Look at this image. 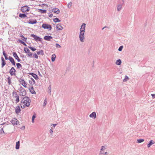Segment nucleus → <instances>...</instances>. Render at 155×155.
Returning a JSON list of instances; mask_svg holds the SVG:
<instances>
[{"label": "nucleus", "mask_w": 155, "mask_h": 155, "mask_svg": "<svg viewBox=\"0 0 155 155\" xmlns=\"http://www.w3.org/2000/svg\"><path fill=\"white\" fill-rule=\"evenodd\" d=\"M42 27L45 29H48V30L50 31L52 28L51 25L46 24H43Z\"/></svg>", "instance_id": "obj_5"}, {"label": "nucleus", "mask_w": 155, "mask_h": 155, "mask_svg": "<svg viewBox=\"0 0 155 155\" xmlns=\"http://www.w3.org/2000/svg\"><path fill=\"white\" fill-rule=\"evenodd\" d=\"M5 59L6 60H7L8 59V58H7V56H6V57H5Z\"/></svg>", "instance_id": "obj_52"}, {"label": "nucleus", "mask_w": 155, "mask_h": 155, "mask_svg": "<svg viewBox=\"0 0 155 155\" xmlns=\"http://www.w3.org/2000/svg\"><path fill=\"white\" fill-rule=\"evenodd\" d=\"M20 94L22 96H25L26 94V91L25 89L22 88L20 90Z\"/></svg>", "instance_id": "obj_11"}, {"label": "nucleus", "mask_w": 155, "mask_h": 155, "mask_svg": "<svg viewBox=\"0 0 155 155\" xmlns=\"http://www.w3.org/2000/svg\"><path fill=\"white\" fill-rule=\"evenodd\" d=\"M123 48V46L122 45H121L119 47V48L118 49V50L120 51H122Z\"/></svg>", "instance_id": "obj_38"}, {"label": "nucleus", "mask_w": 155, "mask_h": 155, "mask_svg": "<svg viewBox=\"0 0 155 155\" xmlns=\"http://www.w3.org/2000/svg\"><path fill=\"white\" fill-rule=\"evenodd\" d=\"M55 58H56L55 54H53L52 55V57H51V58L52 61L53 62L55 60Z\"/></svg>", "instance_id": "obj_29"}, {"label": "nucleus", "mask_w": 155, "mask_h": 155, "mask_svg": "<svg viewBox=\"0 0 155 155\" xmlns=\"http://www.w3.org/2000/svg\"><path fill=\"white\" fill-rule=\"evenodd\" d=\"M31 100L27 97H24L21 101V108H24L26 107H29L30 104Z\"/></svg>", "instance_id": "obj_1"}, {"label": "nucleus", "mask_w": 155, "mask_h": 155, "mask_svg": "<svg viewBox=\"0 0 155 155\" xmlns=\"http://www.w3.org/2000/svg\"><path fill=\"white\" fill-rule=\"evenodd\" d=\"M13 97L14 99H15V101L16 103L18 102L19 101V96L16 93V92H13L12 93Z\"/></svg>", "instance_id": "obj_3"}, {"label": "nucleus", "mask_w": 155, "mask_h": 155, "mask_svg": "<svg viewBox=\"0 0 155 155\" xmlns=\"http://www.w3.org/2000/svg\"><path fill=\"white\" fill-rule=\"evenodd\" d=\"M53 21L55 22H60V20H59L58 18H55L54 19H53Z\"/></svg>", "instance_id": "obj_34"}, {"label": "nucleus", "mask_w": 155, "mask_h": 155, "mask_svg": "<svg viewBox=\"0 0 155 155\" xmlns=\"http://www.w3.org/2000/svg\"><path fill=\"white\" fill-rule=\"evenodd\" d=\"M56 28L57 30H61L63 29V28L60 24H59L57 25Z\"/></svg>", "instance_id": "obj_21"}, {"label": "nucleus", "mask_w": 155, "mask_h": 155, "mask_svg": "<svg viewBox=\"0 0 155 155\" xmlns=\"http://www.w3.org/2000/svg\"><path fill=\"white\" fill-rule=\"evenodd\" d=\"M16 71L13 67L11 68L9 71V73L12 76L15 75Z\"/></svg>", "instance_id": "obj_9"}, {"label": "nucleus", "mask_w": 155, "mask_h": 155, "mask_svg": "<svg viewBox=\"0 0 155 155\" xmlns=\"http://www.w3.org/2000/svg\"><path fill=\"white\" fill-rule=\"evenodd\" d=\"M16 66H17V68H19L22 67V66L21 65V64L19 63H17Z\"/></svg>", "instance_id": "obj_35"}, {"label": "nucleus", "mask_w": 155, "mask_h": 155, "mask_svg": "<svg viewBox=\"0 0 155 155\" xmlns=\"http://www.w3.org/2000/svg\"><path fill=\"white\" fill-rule=\"evenodd\" d=\"M12 54L13 57L15 58L17 60L18 62L20 61L21 60L20 59L19 57L18 56L17 53L15 52H13Z\"/></svg>", "instance_id": "obj_10"}, {"label": "nucleus", "mask_w": 155, "mask_h": 155, "mask_svg": "<svg viewBox=\"0 0 155 155\" xmlns=\"http://www.w3.org/2000/svg\"><path fill=\"white\" fill-rule=\"evenodd\" d=\"M19 17L21 18H25L27 16L25 14H20L19 15Z\"/></svg>", "instance_id": "obj_27"}, {"label": "nucleus", "mask_w": 155, "mask_h": 155, "mask_svg": "<svg viewBox=\"0 0 155 155\" xmlns=\"http://www.w3.org/2000/svg\"><path fill=\"white\" fill-rule=\"evenodd\" d=\"M53 16V15L52 13H49V16L51 18Z\"/></svg>", "instance_id": "obj_49"}, {"label": "nucleus", "mask_w": 155, "mask_h": 155, "mask_svg": "<svg viewBox=\"0 0 155 155\" xmlns=\"http://www.w3.org/2000/svg\"><path fill=\"white\" fill-rule=\"evenodd\" d=\"M29 82L30 83V81H29Z\"/></svg>", "instance_id": "obj_55"}, {"label": "nucleus", "mask_w": 155, "mask_h": 155, "mask_svg": "<svg viewBox=\"0 0 155 155\" xmlns=\"http://www.w3.org/2000/svg\"><path fill=\"white\" fill-rule=\"evenodd\" d=\"M31 36L33 37L35 40L40 41V38L38 36L34 34H31Z\"/></svg>", "instance_id": "obj_14"}, {"label": "nucleus", "mask_w": 155, "mask_h": 155, "mask_svg": "<svg viewBox=\"0 0 155 155\" xmlns=\"http://www.w3.org/2000/svg\"><path fill=\"white\" fill-rule=\"evenodd\" d=\"M31 80L32 81H33V83H34V84L35 83V80H34V79L32 78H31Z\"/></svg>", "instance_id": "obj_51"}, {"label": "nucleus", "mask_w": 155, "mask_h": 155, "mask_svg": "<svg viewBox=\"0 0 155 155\" xmlns=\"http://www.w3.org/2000/svg\"><path fill=\"white\" fill-rule=\"evenodd\" d=\"M37 54L38 55H43L44 54V52L42 50H41L37 52Z\"/></svg>", "instance_id": "obj_26"}, {"label": "nucleus", "mask_w": 155, "mask_h": 155, "mask_svg": "<svg viewBox=\"0 0 155 155\" xmlns=\"http://www.w3.org/2000/svg\"><path fill=\"white\" fill-rule=\"evenodd\" d=\"M40 12L41 13H45L46 12V10H42V9H40Z\"/></svg>", "instance_id": "obj_36"}, {"label": "nucleus", "mask_w": 155, "mask_h": 155, "mask_svg": "<svg viewBox=\"0 0 155 155\" xmlns=\"http://www.w3.org/2000/svg\"><path fill=\"white\" fill-rule=\"evenodd\" d=\"M105 149V146H102L101 147V151H100V154H104V152H103V150H104Z\"/></svg>", "instance_id": "obj_28"}, {"label": "nucleus", "mask_w": 155, "mask_h": 155, "mask_svg": "<svg viewBox=\"0 0 155 155\" xmlns=\"http://www.w3.org/2000/svg\"><path fill=\"white\" fill-rule=\"evenodd\" d=\"M20 145L19 141H18L16 142L15 146V148L16 149L18 150L19 149Z\"/></svg>", "instance_id": "obj_24"}, {"label": "nucleus", "mask_w": 155, "mask_h": 155, "mask_svg": "<svg viewBox=\"0 0 155 155\" xmlns=\"http://www.w3.org/2000/svg\"><path fill=\"white\" fill-rule=\"evenodd\" d=\"M30 92L32 94H35L36 93V92L34 90V89L33 87H31L29 89Z\"/></svg>", "instance_id": "obj_23"}, {"label": "nucleus", "mask_w": 155, "mask_h": 155, "mask_svg": "<svg viewBox=\"0 0 155 155\" xmlns=\"http://www.w3.org/2000/svg\"><path fill=\"white\" fill-rule=\"evenodd\" d=\"M24 50L25 53L27 54V55L28 57H31L33 55L32 53L30 52V50L28 48H24Z\"/></svg>", "instance_id": "obj_7"}, {"label": "nucleus", "mask_w": 155, "mask_h": 155, "mask_svg": "<svg viewBox=\"0 0 155 155\" xmlns=\"http://www.w3.org/2000/svg\"><path fill=\"white\" fill-rule=\"evenodd\" d=\"M86 24L83 23L82 24L80 29V32L79 35L80 40L81 42H84V33L85 32Z\"/></svg>", "instance_id": "obj_2"}, {"label": "nucleus", "mask_w": 155, "mask_h": 155, "mask_svg": "<svg viewBox=\"0 0 155 155\" xmlns=\"http://www.w3.org/2000/svg\"><path fill=\"white\" fill-rule=\"evenodd\" d=\"M89 117H90L93 118L94 119H95L96 117V112H93L90 115Z\"/></svg>", "instance_id": "obj_15"}, {"label": "nucleus", "mask_w": 155, "mask_h": 155, "mask_svg": "<svg viewBox=\"0 0 155 155\" xmlns=\"http://www.w3.org/2000/svg\"><path fill=\"white\" fill-rule=\"evenodd\" d=\"M52 125L53 126V127L54 128V129L55 128V126L57 125V124H51V125Z\"/></svg>", "instance_id": "obj_50"}, {"label": "nucleus", "mask_w": 155, "mask_h": 155, "mask_svg": "<svg viewBox=\"0 0 155 155\" xmlns=\"http://www.w3.org/2000/svg\"><path fill=\"white\" fill-rule=\"evenodd\" d=\"M72 5V3L71 2L69 3L68 5V7L69 8H71Z\"/></svg>", "instance_id": "obj_39"}, {"label": "nucleus", "mask_w": 155, "mask_h": 155, "mask_svg": "<svg viewBox=\"0 0 155 155\" xmlns=\"http://www.w3.org/2000/svg\"><path fill=\"white\" fill-rule=\"evenodd\" d=\"M144 140L142 139H140L137 140V142L139 143H141L144 141Z\"/></svg>", "instance_id": "obj_31"}, {"label": "nucleus", "mask_w": 155, "mask_h": 155, "mask_svg": "<svg viewBox=\"0 0 155 155\" xmlns=\"http://www.w3.org/2000/svg\"><path fill=\"white\" fill-rule=\"evenodd\" d=\"M19 81L20 84L24 87L25 88H27V84L24 79H20L19 80Z\"/></svg>", "instance_id": "obj_6"}, {"label": "nucleus", "mask_w": 155, "mask_h": 155, "mask_svg": "<svg viewBox=\"0 0 155 155\" xmlns=\"http://www.w3.org/2000/svg\"><path fill=\"white\" fill-rule=\"evenodd\" d=\"M28 74L32 75L33 77L36 80H37L38 78L37 75L34 73H29Z\"/></svg>", "instance_id": "obj_16"}, {"label": "nucleus", "mask_w": 155, "mask_h": 155, "mask_svg": "<svg viewBox=\"0 0 155 155\" xmlns=\"http://www.w3.org/2000/svg\"><path fill=\"white\" fill-rule=\"evenodd\" d=\"M33 57L36 59L38 58V54L36 53H34L33 54Z\"/></svg>", "instance_id": "obj_40"}, {"label": "nucleus", "mask_w": 155, "mask_h": 155, "mask_svg": "<svg viewBox=\"0 0 155 155\" xmlns=\"http://www.w3.org/2000/svg\"><path fill=\"white\" fill-rule=\"evenodd\" d=\"M47 100L46 99H45L44 101V104H43V106L44 107H45L46 106V104H47Z\"/></svg>", "instance_id": "obj_41"}, {"label": "nucleus", "mask_w": 155, "mask_h": 155, "mask_svg": "<svg viewBox=\"0 0 155 155\" xmlns=\"http://www.w3.org/2000/svg\"><path fill=\"white\" fill-rule=\"evenodd\" d=\"M155 143V142L153 140H150L147 144V147L148 148L150 147L152 144Z\"/></svg>", "instance_id": "obj_22"}, {"label": "nucleus", "mask_w": 155, "mask_h": 155, "mask_svg": "<svg viewBox=\"0 0 155 155\" xmlns=\"http://www.w3.org/2000/svg\"><path fill=\"white\" fill-rule=\"evenodd\" d=\"M3 54L4 56L5 57H6V56H7V54L5 53V51H3Z\"/></svg>", "instance_id": "obj_46"}, {"label": "nucleus", "mask_w": 155, "mask_h": 155, "mask_svg": "<svg viewBox=\"0 0 155 155\" xmlns=\"http://www.w3.org/2000/svg\"><path fill=\"white\" fill-rule=\"evenodd\" d=\"M104 153H105V154H107V152H105V153L104 152Z\"/></svg>", "instance_id": "obj_54"}, {"label": "nucleus", "mask_w": 155, "mask_h": 155, "mask_svg": "<svg viewBox=\"0 0 155 155\" xmlns=\"http://www.w3.org/2000/svg\"><path fill=\"white\" fill-rule=\"evenodd\" d=\"M35 117H36V116H35V115H34L32 117V122L33 123L34 122V120Z\"/></svg>", "instance_id": "obj_43"}, {"label": "nucleus", "mask_w": 155, "mask_h": 155, "mask_svg": "<svg viewBox=\"0 0 155 155\" xmlns=\"http://www.w3.org/2000/svg\"><path fill=\"white\" fill-rule=\"evenodd\" d=\"M122 8V5H119L117 6V10L118 11H119Z\"/></svg>", "instance_id": "obj_30"}, {"label": "nucleus", "mask_w": 155, "mask_h": 155, "mask_svg": "<svg viewBox=\"0 0 155 155\" xmlns=\"http://www.w3.org/2000/svg\"><path fill=\"white\" fill-rule=\"evenodd\" d=\"M54 129V128H53V127H51V129L50 130L49 132L51 134H52L53 133V130Z\"/></svg>", "instance_id": "obj_42"}, {"label": "nucleus", "mask_w": 155, "mask_h": 155, "mask_svg": "<svg viewBox=\"0 0 155 155\" xmlns=\"http://www.w3.org/2000/svg\"><path fill=\"white\" fill-rule=\"evenodd\" d=\"M12 124L13 125H17L19 123V121L16 118H14L12 119L11 121Z\"/></svg>", "instance_id": "obj_8"}, {"label": "nucleus", "mask_w": 155, "mask_h": 155, "mask_svg": "<svg viewBox=\"0 0 155 155\" xmlns=\"http://www.w3.org/2000/svg\"><path fill=\"white\" fill-rule=\"evenodd\" d=\"M30 8L27 6H25L21 7V10L22 12L25 13L27 12H28Z\"/></svg>", "instance_id": "obj_4"}, {"label": "nucleus", "mask_w": 155, "mask_h": 155, "mask_svg": "<svg viewBox=\"0 0 155 155\" xmlns=\"http://www.w3.org/2000/svg\"><path fill=\"white\" fill-rule=\"evenodd\" d=\"M8 59L12 63V64L14 66H15V63L14 61V59L11 57L9 56L8 58Z\"/></svg>", "instance_id": "obj_13"}, {"label": "nucleus", "mask_w": 155, "mask_h": 155, "mask_svg": "<svg viewBox=\"0 0 155 155\" xmlns=\"http://www.w3.org/2000/svg\"><path fill=\"white\" fill-rule=\"evenodd\" d=\"M116 64L118 65H120L121 64V61L120 59H118L115 62Z\"/></svg>", "instance_id": "obj_25"}, {"label": "nucleus", "mask_w": 155, "mask_h": 155, "mask_svg": "<svg viewBox=\"0 0 155 155\" xmlns=\"http://www.w3.org/2000/svg\"><path fill=\"white\" fill-rule=\"evenodd\" d=\"M1 60L2 62L1 64L2 68H3L4 66L6 64V63L5 60L3 57H1Z\"/></svg>", "instance_id": "obj_19"}, {"label": "nucleus", "mask_w": 155, "mask_h": 155, "mask_svg": "<svg viewBox=\"0 0 155 155\" xmlns=\"http://www.w3.org/2000/svg\"><path fill=\"white\" fill-rule=\"evenodd\" d=\"M28 48L33 51H34L36 50V49L35 48L32 47H29Z\"/></svg>", "instance_id": "obj_37"}, {"label": "nucleus", "mask_w": 155, "mask_h": 155, "mask_svg": "<svg viewBox=\"0 0 155 155\" xmlns=\"http://www.w3.org/2000/svg\"><path fill=\"white\" fill-rule=\"evenodd\" d=\"M20 37H21L22 38H23L24 39H23V40L24 41H26V39H27V38H25L22 35H21L20 36Z\"/></svg>", "instance_id": "obj_45"}, {"label": "nucleus", "mask_w": 155, "mask_h": 155, "mask_svg": "<svg viewBox=\"0 0 155 155\" xmlns=\"http://www.w3.org/2000/svg\"><path fill=\"white\" fill-rule=\"evenodd\" d=\"M21 111L20 108L19 106H17L15 108V112L17 114L20 113Z\"/></svg>", "instance_id": "obj_20"}, {"label": "nucleus", "mask_w": 155, "mask_h": 155, "mask_svg": "<svg viewBox=\"0 0 155 155\" xmlns=\"http://www.w3.org/2000/svg\"><path fill=\"white\" fill-rule=\"evenodd\" d=\"M44 39L45 40L49 41L52 39V37L50 36H45L44 37Z\"/></svg>", "instance_id": "obj_12"}, {"label": "nucleus", "mask_w": 155, "mask_h": 155, "mask_svg": "<svg viewBox=\"0 0 155 155\" xmlns=\"http://www.w3.org/2000/svg\"><path fill=\"white\" fill-rule=\"evenodd\" d=\"M56 47H57V48H58V47L61 48V46L58 44H56Z\"/></svg>", "instance_id": "obj_47"}, {"label": "nucleus", "mask_w": 155, "mask_h": 155, "mask_svg": "<svg viewBox=\"0 0 155 155\" xmlns=\"http://www.w3.org/2000/svg\"><path fill=\"white\" fill-rule=\"evenodd\" d=\"M19 41L21 42V43L23 44V45H24L25 46H27V45L23 41H22L20 40H19Z\"/></svg>", "instance_id": "obj_44"}, {"label": "nucleus", "mask_w": 155, "mask_h": 155, "mask_svg": "<svg viewBox=\"0 0 155 155\" xmlns=\"http://www.w3.org/2000/svg\"><path fill=\"white\" fill-rule=\"evenodd\" d=\"M129 79V78L128 77L127 75H125V78L124 79L123 81L124 82H126Z\"/></svg>", "instance_id": "obj_32"}, {"label": "nucleus", "mask_w": 155, "mask_h": 155, "mask_svg": "<svg viewBox=\"0 0 155 155\" xmlns=\"http://www.w3.org/2000/svg\"><path fill=\"white\" fill-rule=\"evenodd\" d=\"M106 26H105V27H104V28H102V30H103L104 29V28H106Z\"/></svg>", "instance_id": "obj_53"}, {"label": "nucleus", "mask_w": 155, "mask_h": 155, "mask_svg": "<svg viewBox=\"0 0 155 155\" xmlns=\"http://www.w3.org/2000/svg\"><path fill=\"white\" fill-rule=\"evenodd\" d=\"M8 79V82L9 84H10L11 83V79L9 77H8L7 78Z\"/></svg>", "instance_id": "obj_33"}, {"label": "nucleus", "mask_w": 155, "mask_h": 155, "mask_svg": "<svg viewBox=\"0 0 155 155\" xmlns=\"http://www.w3.org/2000/svg\"><path fill=\"white\" fill-rule=\"evenodd\" d=\"M37 23V20L36 19L32 20V19L29 20L28 22L29 24H36Z\"/></svg>", "instance_id": "obj_18"}, {"label": "nucleus", "mask_w": 155, "mask_h": 155, "mask_svg": "<svg viewBox=\"0 0 155 155\" xmlns=\"http://www.w3.org/2000/svg\"><path fill=\"white\" fill-rule=\"evenodd\" d=\"M52 11L54 13L58 14L60 13V10L58 8H53L52 10Z\"/></svg>", "instance_id": "obj_17"}, {"label": "nucleus", "mask_w": 155, "mask_h": 155, "mask_svg": "<svg viewBox=\"0 0 155 155\" xmlns=\"http://www.w3.org/2000/svg\"><path fill=\"white\" fill-rule=\"evenodd\" d=\"M151 95L152 96L153 98H155V94H152Z\"/></svg>", "instance_id": "obj_48"}]
</instances>
